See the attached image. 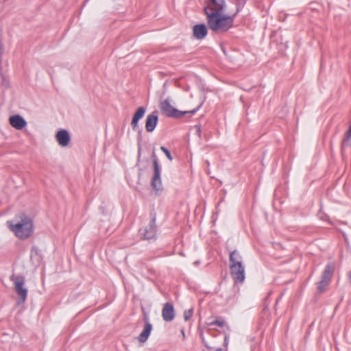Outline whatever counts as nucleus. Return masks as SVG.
Instances as JSON below:
<instances>
[{"instance_id":"f257e3e1","label":"nucleus","mask_w":351,"mask_h":351,"mask_svg":"<svg viewBox=\"0 0 351 351\" xmlns=\"http://www.w3.org/2000/svg\"><path fill=\"white\" fill-rule=\"evenodd\" d=\"M226 0H206L204 12L210 29L215 32H226L232 27L234 16L224 14Z\"/></svg>"},{"instance_id":"f03ea898","label":"nucleus","mask_w":351,"mask_h":351,"mask_svg":"<svg viewBox=\"0 0 351 351\" xmlns=\"http://www.w3.org/2000/svg\"><path fill=\"white\" fill-rule=\"evenodd\" d=\"M9 229L20 239H25L33 233L32 219L24 214L20 215L15 221L8 222Z\"/></svg>"},{"instance_id":"7ed1b4c3","label":"nucleus","mask_w":351,"mask_h":351,"mask_svg":"<svg viewBox=\"0 0 351 351\" xmlns=\"http://www.w3.org/2000/svg\"><path fill=\"white\" fill-rule=\"evenodd\" d=\"M231 263L230 269L234 280L242 283L245 280V269L242 264V258L240 254L234 250L230 254Z\"/></svg>"},{"instance_id":"20e7f679","label":"nucleus","mask_w":351,"mask_h":351,"mask_svg":"<svg viewBox=\"0 0 351 351\" xmlns=\"http://www.w3.org/2000/svg\"><path fill=\"white\" fill-rule=\"evenodd\" d=\"M199 106L196 108L186 111H178L172 107L168 100H165L161 103V110L164 114L168 117H180L186 113L195 114L199 109Z\"/></svg>"},{"instance_id":"39448f33","label":"nucleus","mask_w":351,"mask_h":351,"mask_svg":"<svg viewBox=\"0 0 351 351\" xmlns=\"http://www.w3.org/2000/svg\"><path fill=\"white\" fill-rule=\"evenodd\" d=\"M10 280L14 284L16 294L20 298L22 302H24L27 295V290L24 287L25 282V278L21 276H12Z\"/></svg>"},{"instance_id":"423d86ee","label":"nucleus","mask_w":351,"mask_h":351,"mask_svg":"<svg viewBox=\"0 0 351 351\" xmlns=\"http://www.w3.org/2000/svg\"><path fill=\"white\" fill-rule=\"evenodd\" d=\"M334 269L332 265H327L323 271L322 279L317 283V289L322 292L325 291L326 287L330 283L331 278L332 277Z\"/></svg>"},{"instance_id":"0eeeda50","label":"nucleus","mask_w":351,"mask_h":351,"mask_svg":"<svg viewBox=\"0 0 351 351\" xmlns=\"http://www.w3.org/2000/svg\"><path fill=\"white\" fill-rule=\"evenodd\" d=\"M156 232V220L153 219L149 225L142 230L141 234L145 239L151 240L155 238Z\"/></svg>"},{"instance_id":"6e6552de","label":"nucleus","mask_w":351,"mask_h":351,"mask_svg":"<svg viewBox=\"0 0 351 351\" xmlns=\"http://www.w3.org/2000/svg\"><path fill=\"white\" fill-rule=\"evenodd\" d=\"M154 173L152 178V186L156 190H160L162 186L159 166L156 160H154Z\"/></svg>"},{"instance_id":"1a4fd4ad","label":"nucleus","mask_w":351,"mask_h":351,"mask_svg":"<svg viewBox=\"0 0 351 351\" xmlns=\"http://www.w3.org/2000/svg\"><path fill=\"white\" fill-rule=\"evenodd\" d=\"M193 36L197 40L204 39L208 34V29L204 23L195 25L193 27Z\"/></svg>"},{"instance_id":"9d476101","label":"nucleus","mask_w":351,"mask_h":351,"mask_svg":"<svg viewBox=\"0 0 351 351\" xmlns=\"http://www.w3.org/2000/svg\"><path fill=\"white\" fill-rule=\"evenodd\" d=\"M162 317L165 322H171L175 317L174 308L169 302L165 304L162 310Z\"/></svg>"},{"instance_id":"9b49d317","label":"nucleus","mask_w":351,"mask_h":351,"mask_svg":"<svg viewBox=\"0 0 351 351\" xmlns=\"http://www.w3.org/2000/svg\"><path fill=\"white\" fill-rule=\"evenodd\" d=\"M56 141L62 147H66L70 142V136L69 132L65 130H59L56 135Z\"/></svg>"},{"instance_id":"f8f14e48","label":"nucleus","mask_w":351,"mask_h":351,"mask_svg":"<svg viewBox=\"0 0 351 351\" xmlns=\"http://www.w3.org/2000/svg\"><path fill=\"white\" fill-rule=\"evenodd\" d=\"M10 124L16 130L23 129L27 124L25 119L19 115H14L9 119Z\"/></svg>"},{"instance_id":"ddd939ff","label":"nucleus","mask_w":351,"mask_h":351,"mask_svg":"<svg viewBox=\"0 0 351 351\" xmlns=\"http://www.w3.org/2000/svg\"><path fill=\"white\" fill-rule=\"evenodd\" d=\"M158 122V117L155 114H149L145 122V128L148 132L154 131Z\"/></svg>"},{"instance_id":"4468645a","label":"nucleus","mask_w":351,"mask_h":351,"mask_svg":"<svg viewBox=\"0 0 351 351\" xmlns=\"http://www.w3.org/2000/svg\"><path fill=\"white\" fill-rule=\"evenodd\" d=\"M152 330V325L149 323H147L144 327L143 330L141 332L138 337V339L141 343H144L148 339Z\"/></svg>"},{"instance_id":"2eb2a0df","label":"nucleus","mask_w":351,"mask_h":351,"mask_svg":"<svg viewBox=\"0 0 351 351\" xmlns=\"http://www.w3.org/2000/svg\"><path fill=\"white\" fill-rule=\"evenodd\" d=\"M145 109L142 107L139 108L134 114L131 125L133 129H136L138 126V121L144 116Z\"/></svg>"},{"instance_id":"dca6fc26","label":"nucleus","mask_w":351,"mask_h":351,"mask_svg":"<svg viewBox=\"0 0 351 351\" xmlns=\"http://www.w3.org/2000/svg\"><path fill=\"white\" fill-rule=\"evenodd\" d=\"M343 145L345 147L351 146V125L346 134V137L343 141Z\"/></svg>"},{"instance_id":"f3484780","label":"nucleus","mask_w":351,"mask_h":351,"mask_svg":"<svg viewBox=\"0 0 351 351\" xmlns=\"http://www.w3.org/2000/svg\"><path fill=\"white\" fill-rule=\"evenodd\" d=\"M208 325L210 326H213L214 325H216L219 327H223L225 326V322L222 319H216L215 321H211L208 323Z\"/></svg>"},{"instance_id":"a211bd4d","label":"nucleus","mask_w":351,"mask_h":351,"mask_svg":"<svg viewBox=\"0 0 351 351\" xmlns=\"http://www.w3.org/2000/svg\"><path fill=\"white\" fill-rule=\"evenodd\" d=\"M160 149L166 155V156L170 161H171L173 160V158H172L169 151L165 147H163V146L160 147Z\"/></svg>"},{"instance_id":"6ab92c4d","label":"nucleus","mask_w":351,"mask_h":351,"mask_svg":"<svg viewBox=\"0 0 351 351\" xmlns=\"http://www.w3.org/2000/svg\"><path fill=\"white\" fill-rule=\"evenodd\" d=\"M191 311H189V313H185L184 314V319L185 320H188L191 317Z\"/></svg>"},{"instance_id":"aec40b11","label":"nucleus","mask_w":351,"mask_h":351,"mask_svg":"<svg viewBox=\"0 0 351 351\" xmlns=\"http://www.w3.org/2000/svg\"><path fill=\"white\" fill-rule=\"evenodd\" d=\"M181 333H182V337H183V339H184V338H185V332H184V330H181Z\"/></svg>"}]
</instances>
